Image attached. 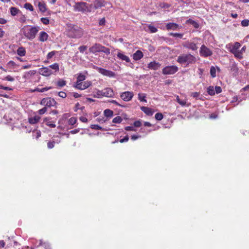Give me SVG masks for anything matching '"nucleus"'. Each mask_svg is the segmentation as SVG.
<instances>
[{
	"mask_svg": "<svg viewBox=\"0 0 249 249\" xmlns=\"http://www.w3.org/2000/svg\"><path fill=\"white\" fill-rule=\"evenodd\" d=\"M232 53L234 55V56L236 57H237L238 58H242V52H240L239 50L237 51H235V52H233Z\"/></svg>",
	"mask_w": 249,
	"mask_h": 249,
	"instance_id": "58836bf2",
	"label": "nucleus"
},
{
	"mask_svg": "<svg viewBox=\"0 0 249 249\" xmlns=\"http://www.w3.org/2000/svg\"><path fill=\"white\" fill-rule=\"evenodd\" d=\"M102 45L99 44H95L89 49V52L93 53L100 52Z\"/></svg>",
	"mask_w": 249,
	"mask_h": 249,
	"instance_id": "2eb2a0df",
	"label": "nucleus"
},
{
	"mask_svg": "<svg viewBox=\"0 0 249 249\" xmlns=\"http://www.w3.org/2000/svg\"><path fill=\"white\" fill-rule=\"evenodd\" d=\"M207 92L210 95H213L215 94L214 88L213 86H210L207 88Z\"/></svg>",
	"mask_w": 249,
	"mask_h": 249,
	"instance_id": "7c9ffc66",
	"label": "nucleus"
},
{
	"mask_svg": "<svg viewBox=\"0 0 249 249\" xmlns=\"http://www.w3.org/2000/svg\"><path fill=\"white\" fill-rule=\"evenodd\" d=\"M178 71V68L176 66H168L162 69V73L164 75L173 74Z\"/></svg>",
	"mask_w": 249,
	"mask_h": 249,
	"instance_id": "0eeeda50",
	"label": "nucleus"
},
{
	"mask_svg": "<svg viewBox=\"0 0 249 249\" xmlns=\"http://www.w3.org/2000/svg\"><path fill=\"white\" fill-rule=\"evenodd\" d=\"M129 138L128 136H126L123 139H122L120 140V142L121 143H123L124 142H126L128 141Z\"/></svg>",
	"mask_w": 249,
	"mask_h": 249,
	"instance_id": "e2e57ef3",
	"label": "nucleus"
},
{
	"mask_svg": "<svg viewBox=\"0 0 249 249\" xmlns=\"http://www.w3.org/2000/svg\"><path fill=\"white\" fill-rule=\"evenodd\" d=\"M105 22H106V19H105V18H101L99 22V25L100 26H103V25H104L105 24Z\"/></svg>",
	"mask_w": 249,
	"mask_h": 249,
	"instance_id": "680f3d73",
	"label": "nucleus"
},
{
	"mask_svg": "<svg viewBox=\"0 0 249 249\" xmlns=\"http://www.w3.org/2000/svg\"><path fill=\"white\" fill-rule=\"evenodd\" d=\"M199 95H200L199 92H194L191 93V96H192L194 98H197L199 97Z\"/></svg>",
	"mask_w": 249,
	"mask_h": 249,
	"instance_id": "4d7b16f0",
	"label": "nucleus"
},
{
	"mask_svg": "<svg viewBox=\"0 0 249 249\" xmlns=\"http://www.w3.org/2000/svg\"><path fill=\"white\" fill-rule=\"evenodd\" d=\"M210 73L212 77H216V69L214 67L212 66L211 67Z\"/></svg>",
	"mask_w": 249,
	"mask_h": 249,
	"instance_id": "4c0bfd02",
	"label": "nucleus"
},
{
	"mask_svg": "<svg viewBox=\"0 0 249 249\" xmlns=\"http://www.w3.org/2000/svg\"><path fill=\"white\" fill-rule=\"evenodd\" d=\"M199 53L201 56L204 57L211 56L213 54L212 51L204 45H202L201 46L199 50Z\"/></svg>",
	"mask_w": 249,
	"mask_h": 249,
	"instance_id": "6e6552de",
	"label": "nucleus"
},
{
	"mask_svg": "<svg viewBox=\"0 0 249 249\" xmlns=\"http://www.w3.org/2000/svg\"><path fill=\"white\" fill-rule=\"evenodd\" d=\"M58 95L59 97L65 98L67 96V94L65 92L63 91H60L58 92Z\"/></svg>",
	"mask_w": 249,
	"mask_h": 249,
	"instance_id": "13d9d810",
	"label": "nucleus"
},
{
	"mask_svg": "<svg viewBox=\"0 0 249 249\" xmlns=\"http://www.w3.org/2000/svg\"><path fill=\"white\" fill-rule=\"evenodd\" d=\"M146 95L144 93H139L138 94V99L141 102H146L147 101L145 100Z\"/></svg>",
	"mask_w": 249,
	"mask_h": 249,
	"instance_id": "72a5a7b5",
	"label": "nucleus"
},
{
	"mask_svg": "<svg viewBox=\"0 0 249 249\" xmlns=\"http://www.w3.org/2000/svg\"><path fill=\"white\" fill-rule=\"evenodd\" d=\"M24 7L27 10H29L31 11H33L34 10L33 6L29 3H26L24 5Z\"/></svg>",
	"mask_w": 249,
	"mask_h": 249,
	"instance_id": "c9c22d12",
	"label": "nucleus"
},
{
	"mask_svg": "<svg viewBox=\"0 0 249 249\" xmlns=\"http://www.w3.org/2000/svg\"><path fill=\"white\" fill-rule=\"evenodd\" d=\"M40 20L45 25H47L49 23V20L47 18H42Z\"/></svg>",
	"mask_w": 249,
	"mask_h": 249,
	"instance_id": "09e8293b",
	"label": "nucleus"
},
{
	"mask_svg": "<svg viewBox=\"0 0 249 249\" xmlns=\"http://www.w3.org/2000/svg\"><path fill=\"white\" fill-rule=\"evenodd\" d=\"M40 117L37 115H36L34 117L29 118V122L30 124H36L37 123L40 119Z\"/></svg>",
	"mask_w": 249,
	"mask_h": 249,
	"instance_id": "a211bd4d",
	"label": "nucleus"
},
{
	"mask_svg": "<svg viewBox=\"0 0 249 249\" xmlns=\"http://www.w3.org/2000/svg\"><path fill=\"white\" fill-rule=\"evenodd\" d=\"M161 64L156 61L150 62L148 64L147 68L150 70H158L160 67Z\"/></svg>",
	"mask_w": 249,
	"mask_h": 249,
	"instance_id": "f8f14e48",
	"label": "nucleus"
},
{
	"mask_svg": "<svg viewBox=\"0 0 249 249\" xmlns=\"http://www.w3.org/2000/svg\"><path fill=\"white\" fill-rule=\"evenodd\" d=\"M167 29L169 30H176L178 27V25L175 23H168L166 24Z\"/></svg>",
	"mask_w": 249,
	"mask_h": 249,
	"instance_id": "4be33fe9",
	"label": "nucleus"
},
{
	"mask_svg": "<svg viewBox=\"0 0 249 249\" xmlns=\"http://www.w3.org/2000/svg\"><path fill=\"white\" fill-rule=\"evenodd\" d=\"M54 143H55V142L53 141V142H49L47 143L48 148L49 149L53 148L54 146Z\"/></svg>",
	"mask_w": 249,
	"mask_h": 249,
	"instance_id": "5fc2aeb1",
	"label": "nucleus"
},
{
	"mask_svg": "<svg viewBox=\"0 0 249 249\" xmlns=\"http://www.w3.org/2000/svg\"><path fill=\"white\" fill-rule=\"evenodd\" d=\"M141 109L147 115L152 116L153 114L152 110L148 107H142Z\"/></svg>",
	"mask_w": 249,
	"mask_h": 249,
	"instance_id": "aec40b11",
	"label": "nucleus"
},
{
	"mask_svg": "<svg viewBox=\"0 0 249 249\" xmlns=\"http://www.w3.org/2000/svg\"><path fill=\"white\" fill-rule=\"evenodd\" d=\"M101 96H103V90H98L97 91V97L98 98H99Z\"/></svg>",
	"mask_w": 249,
	"mask_h": 249,
	"instance_id": "774afa93",
	"label": "nucleus"
},
{
	"mask_svg": "<svg viewBox=\"0 0 249 249\" xmlns=\"http://www.w3.org/2000/svg\"><path fill=\"white\" fill-rule=\"evenodd\" d=\"M48 67L49 68L52 70H54L55 71H57L59 70V65L56 63H54Z\"/></svg>",
	"mask_w": 249,
	"mask_h": 249,
	"instance_id": "c85d7f7f",
	"label": "nucleus"
},
{
	"mask_svg": "<svg viewBox=\"0 0 249 249\" xmlns=\"http://www.w3.org/2000/svg\"><path fill=\"white\" fill-rule=\"evenodd\" d=\"M39 10L42 13H44L46 11V7L45 3L43 1H39L37 4Z\"/></svg>",
	"mask_w": 249,
	"mask_h": 249,
	"instance_id": "412c9836",
	"label": "nucleus"
},
{
	"mask_svg": "<svg viewBox=\"0 0 249 249\" xmlns=\"http://www.w3.org/2000/svg\"><path fill=\"white\" fill-rule=\"evenodd\" d=\"M83 83V81L79 80L78 79H77L76 82L75 83V85L74 86V87L77 89L78 87V84L79 85H81Z\"/></svg>",
	"mask_w": 249,
	"mask_h": 249,
	"instance_id": "0e129e2a",
	"label": "nucleus"
},
{
	"mask_svg": "<svg viewBox=\"0 0 249 249\" xmlns=\"http://www.w3.org/2000/svg\"><path fill=\"white\" fill-rule=\"evenodd\" d=\"M17 54L20 56H23L26 54L25 49L23 47L19 48L17 50Z\"/></svg>",
	"mask_w": 249,
	"mask_h": 249,
	"instance_id": "393cba45",
	"label": "nucleus"
},
{
	"mask_svg": "<svg viewBox=\"0 0 249 249\" xmlns=\"http://www.w3.org/2000/svg\"><path fill=\"white\" fill-rule=\"evenodd\" d=\"M38 72L40 74L44 76H49L53 73V70H51L48 67H42L39 69Z\"/></svg>",
	"mask_w": 249,
	"mask_h": 249,
	"instance_id": "9d476101",
	"label": "nucleus"
},
{
	"mask_svg": "<svg viewBox=\"0 0 249 249\" xmlns=\"http://www.w3.org/2000/svg\"><path fill=\"white\" fill-rule=\"evenodd\" d=\"M143 56V53L141 51L138 50L133 54V58L137 61L140 60Z\"/></svg>",
	"mask_w": 249,
	"mask_h": 249,
	"instance_id": "dca6fc26",
	"label": "nucleus"
},
{
	"mask_svg": "<svg viewBox=\"0 0 249 249\" xmlns=\"http://www.w3.org/2000/svg\"><path fill=\"white\" fill-rule=\"evenodd\" d=\"M91 8L92 4L88 5V3L84 2H76L73 6V9L75 11L82 13L90 12L91 11Z\"/></svg>",
	"mask_w": 249,
	"mask_h": 249,
	"instance_id": "7ed1b4c3",
	"label": "nucleus"
},
{
	"mask_svg": "<svg viewBox=\"0 0 249 249\" xmlns=\"http://www.w3.org/2000/svg\"><path fill=\"white\" fill-rule=\"evenodd\" d=\"M76 122H77V119L75 117H71L69 120V121H68L69 124L70 125H73L74 124H75Z\"/></svg>",
	"mask_w": 249,
	"mask_h": 249,
	"instance_id": "ea45409f",
	"label": "nucleus"
},
{
	"mask_svg": "<svg viewBox=\"0 0 249 249\" xmlns=\"http://www.w3.org/2000/svg\"><path fill=\"white\" fill-rule=\"evenodd\" d=\"M160 6L161 8H168L170 7V5L166 3L162 2L160 4Z\"/></svg>",
	"mask_w": 249,
	"mask_h": 249,
	"instance_id": "de8ad7c7",
	"label": "nucleus"
},
{
	"mask_svg": "<svg viewBox=\"0 0 249 249\" xmlns=\"http://www.w3.org/2000/svg\"><path fill=\"white\" fill-rule=\"evenodd\" d=\"M47 111V107H44L42 109H39L38 111V113L39 115H43L44 114L46 111Z\"/></svg>",
	"mask_w": 249,
	"mask_h": 249,
	"instance_id": "49530a36",
	"label": "nucleus"
},
{
	"mask_svg": "<svg viewBox=\"0 0 249 249\" xmlns=\"http://www.w3.org/2000/svg\"><path fill=\"white\" fill-rule=\"evenodd\" d=\"M117 57L122 60L125 61L126 62H129L130 60L128 56L124 55L121 52H118L117 54Z\"/></svg>",
	"mask_w": 249,
	"mask_h": 249,
	"instance_id": "6ab92c4d",
	"label": "nucleus"
},
{
	"mask_svg": "<svg viewBox=\"0 0 249 249\" xmlns=\"http://www.w3.org/2000/svg\"><path fill=\"white\" fill-rule=\"evenodd\" d=\"M4 80L12 82L14 80V78L11 76L10 75H8L4 78Z\"/></svg>",
	"mask_w": 249,
	"mask_h": 249,
	"instance_id": "052dcab7",
	"label": "nucleus"
},
{
	"mask_svg": "<svg viewBox=\"0 0 249 249\" xmlns=\"http://www.w3.org/2000/svg\"><path fill=\"white\" fill-rule=\"evenodd\" d=\"M101 48L100 52H103L106 54H109L110 53V50L108 48H107L103 46H102Z\"/></svg>",
	"mask_w": 249,
	"mask_h": 249,
	"instance_id": "e433bc0d",
	"label": "nucleus"
},
{
	"mask_svg": "<svg viewBox=\"0 0 249 249\" xmlns=\"http://www.w3.org/2000/svg\"><path fill=\"white\" fill-rule=\"evenodd\" d=\"M44 122L46 123V124L52 128H54L56 126L55 124H54L52 123L50 121L49 119L48 118H45L44 119Z\"/></svg>",
	"mask_w": 249,
	"mask_h": 249,
	"instance_id": "cd10ccee",
	"label": "nucleus"
},
{
	"mask_svg": "<svg viewBox=\"0 0 249 249\" xmlns=\"http://www.w3.org/2000/svg\"><path fill=\"white\" fill-rule=\"evenodd\" d=\"M122 121H123V119L120 116H117L113 119L112 122L114 123L119 124V123H121V122Z\"/></svg>",
	"mask_w": 249,
	"mask_h": 249,
	"instance_id": "a19ab883",
	"label": "nucleus"
},
{
	"mask_svg": "<svg viewBox=\"0 0 249 249\" xmlns=\"http://www.w3.org/2000/svg\"><path fill=\"white\" fill-rule=\"evenodd\" d=\"M48 37V34L44 31L41 32L39 34L38 40L41 42L47 40Z\"/></svg>",
	"mask_w": 249,
	"mask_h": 249,
	"instance_id": "f3484780",
	"label": "nucleus"
},
{
	"mask_svg": "<svg viewBox=\"0 0 249 249\" xmlns=\"http://www.w3.org/2000/svg\"><path fill=\"white\" fill-rule=\"evenodd\" d=\"M33 137H35L36 139H38L39 137L41 136V132L39 130H35L33 131Z\"/></svg>",
	"mask_w": 249,
	"mask_h": 249,
	"instance_id": "473e14b6",
	"label": "nucleus"
},
{
	"mask_svg": "<svg viewBox=\"0 0 249 249\" xmlns=\"http://www.w3.org/2000/svg\"><path fill=\"white\" fill-rule=\"evenodd\" d=\"M91 128L96 130H102V128L98 124H92L90 126Z\"/></svg>",
	"mask_w": 249,
	"mask_h": 249,
	"instance_id": "603ef678",
	"label": "nucleus"
},
{
	"mask_svg": "<svg viewBox=\"0 0 249 249\" xmlns=\"http://www.w3.org/2000/svg\"><path fill=\"white\" fill-rule=\"evenodd\" d=\"M240 46H241L240 43L238 42H236L234 44V45L232 47V48H231V49L230 50L231 52V53H233V52H235V51H238V49H239Z\"/></svg>",
	"mask_w": 249,
	"mask_h": 249,
	"instance_id": "b1692460",
	"label": "nucleus"
},
{
	"mask_svg": "<svg viewBox=\"0 0 249 249\" xmlns=\"http://www.w3.org/2000/svg\"><path fill=\"white\" fill-rule=\"evenodd\" d=\"M104 5V1L102 0H95L94 1V7L95 9L102 7Z\"/></svg>",
	"mask_w": 249,
	"mask_h": 249,
	"instance_id": "5701e85b",
	"label": "nucleus"
},
{
	"mask_svg": "<svg viewBox=\"0 0 249 249\" xmlns=\"http://www.w3.org/2000/svg\"><path fill=\"white\" fill-rule=\"evenodd\" d=\"M196 57L191 54H182L178 56L177 61L181 64L188 65L195 63Z\"/></svg>",
	"mask_w": 249,
	"mask_h": 249,
	"instance_id": "20e7f679",
	"label": "nucleus"
},
{
	"mask_svg": "<svg viewBox=\"0 0 249 249\" xmlns=\"http://www.w3.org/2000/svg\"><path fill=\"white\" fill-rule=\"evenodd\" d=\"M125 130L126 131H136L134 127L131 126H128L125 127Z\"/></svg>",
	"mask_w": 249,
	"mask_h": 249,
	"instance_id": "69168bd1",
	"label": "nucleus"
},
{
	"mask_svg": "<svg viewBox=\"0 0 249 249\" xmlns=\"http://www.w3.org/2000/svg\"><path fill=\"white\" fill-rule=\"evenodd\" d=\"M78 49L80 53H83L87 49V47L86 46H81L79 47Z\"/></svg>",
	"mask_w": 249,
	"mask_h": 249,
	"instance_id": "6e6d98bb",
	"label": "nucleus"
},
{
	"mask_svg": "<svg viewBox=\"0 0 249 249\" xmlns=\"http://www.w3.org/2000/svg\"><path fill=\"white\" fill-rule=\"evenodd\" d=\"M134 96L133 93L130 91H125L121 93L120 97L121 99L125 102L130 101Z\"/></svg>",
	"mask_w": 249,
	"mask_h": 249,
	"instance_id": "1a4fd4ad",
	"label": "nucleus"
},
{
	"mask_svg": "<svg viewBox=\"0 0 249 249\" xmlns=\"http://www.w3.org/2000/svg\"><path fill=\"white\" fill-rule=\"evenodd\" d=\"M69 36L73 38H80L83 35L82 29L77 26L70 24L68 27Z\"/></svg>",
	"mask_w": 249,
	"mask_h": 249,
	"instance_id": "f03ea898",
	"label": "nucleus"
},
{
	"mask_svg": "<svg viewBox=\"0 0 249 249\" xmlns=\"http://www.w3.org/2000/svg\"><path fill=\"white\" fill-rule=\"evenodd\" d=\"M40 104L47 107H54L56 104V102L53 98L47 97L42 99L40 102Z\"/></svg>",
	"mask_w": 249,
	"mask_h": 249,
	"instance_id": "423d86ee",
	"label": "nucleus"
},
{
	"mask_svg": "<svg viewBox=\"0 0 249 249\" xmlns=\"http://www.w3.org/2000/svg\"><path fill=\"white\" fill-rule=\"evenodd\" d=\"M103 96L112 97L114 95L113 90L112 89L107 88L103 90Z\"/></svg>",
	"mask_w": 249,
	"mask_h": 249,
	"instance_id": "4468645a",
	"label": "nucleus"
},
{
	"mask_svg": "<svg viewBox=\"0 0 249 249\" xmlns=\"http://www.w3.org/2000/svg\"><path fill=\"white\" fill-rule=\"evenodd\" d=\"M40 28L38 26L25 25L20 30L21 34L29 40H32L36 36Z\"/></svg>",
	"mask_w": 249,
	"mask_h": 249,
	"instance_id": "f257e3e1",
	"label": "nucleus"
},
{
	"mask_svg": "<svg viewBox=\"0 0 249 249\" xmlns=\"http://www.w3.org/2000/svg\"><path fill=\"white\" fill-rule=\"evenodd\" d=\"M141 122L140 121H137L134 123V125L135 127H140L141 125Z\"/></svg>",
	"mask_w": 249,
	"mask_h": 249,
	"instance_id": "338daca9",
	"label": "nucleus"
},
{
	"mask_svg": "<svg viewBox=\"0 0 249 249\" xmlns=\"http://www.w3.org/2000/svg\"><path fill=\"white\" fill-rule=\"evenodd\" d=\"M148 29L149 30L150 33H156L158 31L157 29L155 27L151 25H149L148 26Z\"/></svg>",
	"mask_w": 249,
	"mask_h": 249,
	"instance_id": "79ce46f5",
	"label": "nucleus"
},
{
	"mask_svg": "<svg viewBox=\"0 0 249 249\" xmlns=\"http://www.w3.org/2000/svg\"><path fill=\"white\" fill-rule=\"evenodd\" d=\"M215 90V93H216L217 94L220 93L222 91V89L221 87L219 86H216L214 88Z\"/></svg>",
	"mask_w": 249,
	"mask_h": 249,
	"instance_id": "bf43d9fd",
	"label": "nucleus"
},
{
	"mask_svg": "<svg viewBox=\"0 0 249 249\" xmlns=\"http://www.w3.org/2000/svg\"><path fill=\"white\" fill-rule=\"evenodd\" d=\"M98 71L103 75L109 77H113L115 76V74L114 72L103 68H99Z\"/></svg>",
	"mask_w": 249,
	"mask_h": 249,
	"instance_id": "9b49d317",
	"label": "nucleus"
},
{
	"mask_svg": "<svg viewBox=\"0 0 249 249\" xmlns=\"http://www.w3.org/2000/svg\"><path fill=\"white\" fill-rule=\"evenodd\" d=\"M104 113L105 116L107 117H111L113 115V111L108 109H105Z\"/></svg>",
	"mask_w": 249,
	"mask_h": 249,
	"instance_id": "2f4dec72",
	"label": "nucleus"
},
{
	"mask_svg": "<svg viewBox=\"0 0 249 249\" xmlns=\"http://www.w3.org/2000/svg\"><path fill=\"white\" fill-rule=\"evenodd\" d=\"M91 85H92L91 81L87 80V81L83 82V83L80 85H79L78 84V86L77 87V89H80V90H84V89H87L90 86H91Z\"/></svg>",
	"mask_w": 249,
	"mask_h": 249,
	"instance_id": "ddd939ff",
	"label": "nucleus"
},
{
	"mask_svg": "<svg viewBox=\"0 0 249 249\" xmlns=\"http://www.w3.org/2000/svg\"><path fill=\"white\" fill-rule=\"evenodd\" d=\"M249 24V20L248 19L243 20L241 22V25L243 27H247Z\"/></svg>",
	"mask_w": 249,
	"mask_h": 249,
	"instance_id": "8fccbe9b",
	"label": "nucleus"
},
{
	"mask_svg": "<svg viewBox=\"0 0 249 249\" xmlns=\"http://www.w3.org/2000/svg\"><path fill=\"white\" fill-rule=\"evenodd\" d=\"M187 22L192 24L195 28H198L199 26L197 22L191 19H189L187 20Z\"/></svg>",
	"mask_w": 249,
	"mask_h": 249,
	"instance_id": "c756f323",
	"label": "nucleus"
},
{
	"mask_svg": "<svg viewBox=\"0 0 249 249\" xmlns=\"http://www.w3.org/2000/svg\"><path fill=\"white\" fill-rule=\"evenodd\" d=\"M56 53V52L54 51H52V52L49 53L47 54V59H51V58H52L53 56L55 55Z\"/></svg>",
	"mask_w": 249,
	"mask_h": 249,
	"instance_id": "3c124183",
	"label": "nucleus"
},
{
	"mask_svg": "<svg viewBox=\"0 0 249 249\" xmlns=\"http://www.w3.org/2000/svg\"><path fill=\"white\" fill-rule=\"evenodd\" d=\"M52 89V87H45V88H41V89L36 88L33 91H38V92H44L47 91L48 90Z\"/></svg>",
	"mask_w": 249,
	"mask_h": 249,
	"instance_id": "bb28decb",
	"label": "nucleus"
},
{
	"mask_svg": "<svg viewBox=\"0 0 249 249\" xmlns=\"http://www.w3.org/2000/svg\"><path fill=\"white\" fill-rule=\"evenodd\" d=\"M66 84V82L63 80H60L57 82V85L60 87H63Z\"/></svg>",
	"mask_w": 249,
	"mask_h": 249,
	"instance_id": "c03bdc74",
	"label": "nucleus"
},
{
	"mask_svg": "<svg viewBox=\"0 0 249 249\" xmlns=\"http://www.w3.org/2000/svg\"><path fill=\"white\" fill-rule=\"evenodd\" d=\"M169 35L170 36H174V37H178L181 38L183 37V35L182 34H179V33H170L169 34Z\"/></svg>",
	"mask_w": 249,
	"mask_h": 249,
	"instance_id": "37998d69",
	"label": "nucleus"
},
{
	"mask_svg": "<svg viewBox=\"0 0 249 249\" xmlns=\"http://www.w3.org/2000/svg\"><path fill=\"white\" fill-rule=\"evenodd\" d=\"M155 119L158 121H160L163 118V115L160 113H157L155 116Z\"/></svg>",
	"mask_w": 249,
	"mask_h": 249,
	"instance_id": "a18cd8bd",
	"label": "nucleus"
},
{
	"mask_svg": "<svg viewBox=\"0 0 249 249\" xmlns=\"http://www.w3.org/2000/svg\"><path fill=\"white\" fill-rule=\"evenodd\" d=\"M177 102L182 106H184L186 105V102L184 100H181L178 96H177Z\"/></svg>",
	"mask_w": 249,
	"mask_h": 249,
	"instance_id": "f704fd0d",
	"label": "nucleus"
},
{
	"mask_svg": "<svg viewBox=\"0 0 249 249\" xmlns=\"http://www.w3.org/2000/svg\"><path fill=\"white\" fill-rule=\"evenodd\" d=\"M77 79L83 82V81H84L86 79V76L84 74L80 73L78 75Z\"/></svg>",
	"mask_w": 249,
	"mask_h": 249,
	"instance_id": "864d4df0",
	"label": "nucleus"
},
{
	"mask_svg": "<svg viewBox=\"0 0 249 249\" xmlns=\"http://www.w3.org/2000/svg\"><path fill=\"white\" fill-rule=\"evenodd\" d=\"M10 12L11 15L14 16L18 13L19 10L16 7H12L10 8Z\"/></svg>",
	"mask_w": 249,
	"mask_h": 249,
	"instance_id": "a878e982",
	"label": "nucleus"
},
{
	"mask_svg": "<svg viewBox=\"0 0 249 249\" xmlns=\"http://www.w3.org/2000/svg\"><path fill=\"white\" fill-rule=\"evenodd\" d=\"M200 39L198 37H195L193 38V41H187L182 44V46L189 49H191L193 51L197 50L198 47L196 45L197 42Z\"/></svg>",
	"mask_w": 249,
	"mask_h": 249,
	"instance_id": "39448f33",
	"label": "nucleus"
}]
</instances>
